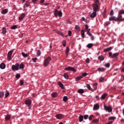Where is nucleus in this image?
Masks as SVG:
<instances>
[{
  "label": "nucleus",
  "instance_id": "052dcab7",
  "mask_svg": "<svg viewBox=\"0 0 124 124\" xmlns=\"http://www.w3.org/2000/svg\"><path fill=\"white\" fill-rule=\"evenodd\" d=\"M93 115H90L89 117V121H92V119H93Z\"/></svg>",
  "mask_w": 124,
  "mask_h": 124
},
{
  "label": "nucleus",
  "instance_id": "1a4fd4ad",
  "mask_svg": "<svg viewBox=\"0 0 124 124\" xmlns=\"http://www.w3.org/2000/svg\"><path fill=\"white\" fill-rule=\"evenodd\" d=\"M25 104L26 105H28L29 107V109H31V99H28L25 101Z\"/></svg>",
  "mask_w": 124,
  "mask_h": 124
},
{
  "label": "nucleus",
  "instance_id": "6e6d98bb",
  "mask_svg": "<svg viewBox=\"0 0 124 124\" xmlns=\"http://www.w3.org/2000/svg\"><path fill=\"white\" fill-rule=\"evenodd\" d=\"M72 34V31H68V35L69 36H71V35Z\"/></svg>",
  "mask_w": 124,
  "mask_h": 124
},
{
  "label": "nucleus",
  "instance_id": "4be33fe9",
  "mask_svg": "<svg viewBox=\"0 0 124 124\" xmlns=\"http://www.w3.org/2000/svg\"><path fill=\"white\" fill-rule=\"evenodd\" d=\"M51 96L52 97H57L58 96V93L54 92L51 93Z\"/></svg>",
  "mask_w": 124,
  "mask_h": 124
},
{
  "label": "nucleus",
  "instance_id": "bb28decb",
  "mask_svg": "<svg viewBox=\"0 0 124 124\" xmlns=\"http://www.w3.org/2000/svg\"><path fill=\"white\" fill-rule=\"evenodd\" d=\"M83 119L84 117L82 115H80L79 116V122H80V123L83 122Z\"/></svg>",
  "mask_w": 124,
  "mask_h": 124
},
{
  "label": "nucleus",
  "instance_id": "f03ea898",
  "mask_svg": "<svg viewBox=\"0 0 124 124\" xmlns=\"http://www.w3.org/2000/svg\"><path fill=\"white\" fill-rule=\"evenodd\" d=\"M54 16L57 18L58 16L61 18V17H62V11H58V10L55 9L54 11Z\"/></svg>",
  "mask_w": 124,
  "mask_h": 124
},
{
  "label": "nucleus",
  "instance_id": "473e14b6",
  "mask_svg": "<svg viewBox=\"0 0 124 124\" xmlns=\"http://www.w3.org/2000/svg\"><path fill=\"white\" fill-rule=\"evenodd\" d=\"M63 77L65 78V79H66L67 80V79H69L68 74H67V73L64 74Z\"/></svg>",
  "mask_w": 124,
  "mask_h": 124
},
{
  "label": "nucleus",
  "instance_id": "412c9836",
  "mask_svg": "<svg viewBox=\"0 0 124 124\" xmlns=\"http://www.w3.org/2000/svg\"><path fill=\"white\" fill-rule=\"evenodd\" d=\"M11 119V116L9 115H7L6 116L5 118V121H9Z\"/></svg>",
  "mask_w": 124,
  "mask_h": 124
},
{
  "label": "nucleus",
  "instance_id": "e2e57ef3",
  "mask_svg": "<svg viewBox=\"0 0 124 124\" xmlns=\"http://www.w3.org/2000/svg\"><path fill=\"white\" fill-rule=\"evenodd\" d=\"M36 60H37V58H32V61H33V62H35V61H36Z\"/></svg>",
  "mask_w": 124,
  "mask_h": 124
},
{
  "label": "nucleus",
  "instance_id": "864d4df0",
  "mask_svg": "<svg viewBox=\"0 0 124 124\" xmlns=\"http://www.w3.org/2000/svg\"><path fill=\"white\" fill-rule=\"evenodd\" d=\"M88 75V74L87 73H84L82 74V78L83 77H85V76H87Z\"/></svg>",
  "mask_w": 124,
  "mask_h": 124
},
{
  "label": "nucleus",
  "instance_id": "c9c22d12",
  "mask_svg": "<svg viewBox=\"0 0 124 124\" xmlns=\"http://www.w3.org/2000/svg\"><path fill=\"white\" fill-rule=\"evenodd\" d=\"M118 14L119 15H122V14H124V10H120L118 12Z\"/></svg>",
  "mask_w": 124,
  "mask_h": 124
},
{
  "label": "nucleus",
  "instance_id": "603ef678",
  "mask_svg": "<svg viewBox=\"0 0 124 124\" xmlns=\"http://www.w3.org/2000/svg\"><path fill=\"white\" fill-rule=\"evenodd\" d=\"M86 87L87 89H88V90H91V89H92V88L91 87V85L90 84H87Z\"/></svg>",
  "mask_w": 124,
  "mask_h": 124
},
{
  "label": "nucleus",
  "instance_id": "4d7b16f0",
  "mask_svg": "<svg viewBox=\"0 0 124 124\" xmlns=\"http://www.w3.org/2000/svg\"><path fill=\"white\" fill-rule=\"evenodd\" d=\"M84 120H87V119H88V118H89V116L88 115H85L83 117Z\"/></svg>",
  "mask_w": 124,
  "mask_h": 124
},
{
  "label": "nucleus",
  "instance_id": "13d9d810",
  "mask_svg": "<svg viewBox=\"0 0 124 124\" xmlns=\"http://www.w3.org/2000/svg\"><path fill=\"white\" fill-rule=\"evenodd\" d=\"M106 26H109V25H110V24H111V22L110 21H107L105 23Z\"/></svg>",
  "mask_w": 124,
  "mask_h": 124
},
{
  "label": "nucleus",
  "instance_id": "680f3d73",
  "mask_svg": "<svg viewBox=\"0 0 124 124\" xmlns=\"http://www.w3.org/2000/svg\"><path fill=\"white\" fill-rule=\"evenodd\" d=\"M86 62L87 63H90V59L87 58V59L86 60Z\"/></svg>",
  "mask_w": 124,
  "mask_h": 124
},
{
  "label": "nucleus",
  "instance_id": "3c124183",
  "mask_svg": "<svg viewBox=\"0 0 124 124\" xmlns=\"http://www.w3.org/2000/svg\"><path fill=\"white\" fill-rule=\"evenodd\" d=\"M20 77L21 75L19 74H17L16 76V78H17V79H19V78H20Z\"/></svg>",
  "mask_w": 124,
  "mask_h": 124
},
{
  "label": "nucleus",
  "instance_id": "c756f323",
  "mask_svg": "<svg viewBox=\"0 0 124 124\" xmlns=\"http://www.w3.org/2000/svg\"><path fill=\"white\" fill-rule=\"evenodd\" d=\"M78 93H84V89H80L78 90Z\"/></svg>",
  "mask_w": 124,
  "mask_h": 124
},
{
  "label": "nucleus",
  "instance_id": "6e6552de",
  "mask_svg": "<svg viewBox=\"0 0 124 124\" xmlns=\"http://www.w3.org/2000/svg\"><path fill=\"white\" fill-rule=\"evenodd\" d=\"M12 54H13V50H10L8 52V55H7L8 61H10L11 60V57L12 56Z\"/></svg>",
  "mask_w": 124,
  "mask_h": 124
},
{
  "label": "nucleus",
  "instance_id": "4468645a",
  "mask_svg": "<svg viewBox=\"0 0 124 124\" xmlns=\"http://www.w3.org/2000/svg\"><path fill=\"white\" fill-rule=\"evenodd\" d=\"M113 49V47L112 46H110L109 47L105 49H104L103 52L105 53H106L107 52H109V51H111Z\"/></svg>",
  "mask_w": 124,
  "mask_h": 124
},
{
  "label": "nucleus",
  "instance_id": "2eb2a0df",
  "mask_svg": "<svg viewBox=\"0 0 124 124\" xmlns=\"http://www.w3.org/2000/svg\"><path fill=\"white\" fill-rule=\"evenodd\" d=\"M6 67V66L5 65V64H4V63L2 62L0 64V69H5Z\"/></svg>",
  "mask_w": 124,
  "mask_h": 124
},
{
  "label": "nucleus",
  "instance_id": "8fccbe9b",
  "mask_svg": "<svg viewBox=\"0 0 124 124\" xmlns=\"http://www.w3.org/2000/svg\"><path fill=\"white\" fill-rule=\"evenodd\" d=\"M98 122H99V120L97 119H94L93 121V123H98Z\"/></svg>",
  "mask_w": 124,
  "mask_h": 124
},
{
  "label": "nucleus",
  "instance_id": "4c0bfd02",
  "mask_svg": "<svg viewBox=\"0 0 124 124\" xmlns=\"http://www.w3.org/2000/svg\"><path fill=\"white\" fill-rule=\"evenodd\" d=\"M41 55V51H40V50H38L37 51V56L39 57Z\"/></svg>",
  "mask_w": 124,
  "mask_h": 124
},
{
  "label": "nucleus",
  "instance_id": "a18cd8bd",
  "mask_svg": "<svg viewBox=\"0 0 124 124\" xmlns=\"http://www.w3.org/2000/svg\"><path fill=\"white\" fill-rule=\"evenodd\" d=\"M105 66H106V67H107V68L110 67V63H107L106 64H105Z\"/></svg>",
  "mask_w": 124,
  "mask_h": 124
},
{
  "label": "nucleus",
  "instance_id": "b1692460",
  "mask_svg": "<svg viewBox=\"0 0 124 124\" xmlns=\"http://www.w3.org/2000/svg\"><path fill=\"white\" fill-rule=\"evenodd\" d=\"M58 85L59 86H60L61 87V88H62L63 90V89H64V86H63V84L61 82H58Z\"/></svg>",
  "mask_w": 124,
  "mask_h": 124
},
{
  "label": "nucleus",
  "instance_id": "bf43d9fd",
  "mask_svg": "<svg viewBox=\"0 0 124 124\" xmlns=\"http://www.w3.org/2000/svg\"><path fill=\"white\" fill-rule=\"evenodd\" d=\"M9 95V92H7L5 94V97L6 98Z\"/></svg>",
  "mask_w": 124,
  "mask_h": 124
},
{
  "label": "nucleus",
  "instance_id": "09e8293b",
  "mask_svg": "<svg viewBox=\"0 0 124 124\" xmlns=\"http://www.w3.org/2000/svg\"><path fill=\"white\" fill-rule=\"evenodd\" d=\"M109 15H110V16H113V15H114V11H113V10L110 11Z\"/></svg>",
  "mask_w": 124,
  "mask_h": 124
},
{
  "label": "nucleus",
  "instance_id": "423d86ee",
  "mask_svg": "<svg viewBox=\"0 0 124 124\" xmlns=\"http://www.w3.org/2000/svg\"><path fill=\"white\" fill-rule=\"evenodd\" d=\"M92 7L93 8V11L95 12H96L97 11H99V7H98V5L93 4Z\"/></svg>",
  "mask_w": 124,
  "mask_h": 124
},
{
  "label": "nucleus",
  "instance_id": "0e129e2a",
  "mask_svg": "<svg viewBox=\"0 0 124 124\" xmlns=\"http://www.w3.org/2000/svg\"><path fill=\"white\" fill-rule=\"evenodd\" d=\"M85 30L86 31H87V30H89V26L87 24L85 25Z\"/></svg>",
  "mask_w": 124,
  "mask_h": 124
},
{
  "label": "nucleus",
  "instance_id": "7ed1b4c3",
  "mask_svg": "<svg viewBox=\"0 0 124 124\" xmlns=\"http://www.w3.org/2000/svg\"><path fill=\"white\" fill-rule=\"evenodd\" d=\"M104 110L107 112H108V113H111V112L113 111V108L111 106H107V105H104Z\"/></svg>",
  "mask_w": 124,
  "mask_h": 124
},
{
  "label": "nucleus",
  "instance_id": "aec40b11",
  "mask_svg": "<svg viewBox=\"0 0 124 124\" xmlns=\"http://www.w3.org/2000/svg\"><path fill=\"white\" fill-rule=\"evenodd\" d=\"M107 13V9H106V8H105L104 10V12L102 14V15L104 17H105V16H106Z\"/></svg>",
  "mask_w": 124,
  "mask_h": 124
},
{
  "label": "nucleus",
  "instance_id": "9b49d317",
  "mask_svg": "<svg viewBox=\"0 0 124 124\" xmlns=\"http://www.w3.org/2000/svg\"><path fill=\"white\" fill-rule=\"evenodd\" d=\"M99 109V105L98 104H94L93 108V110L94 111H96V110H98Z\"/></svg>",
  "mask_w": 124,
  "mask_h": 124
},
{
  "label": "nucleus",
  "instance_id": "a211bd4d",
  "mask_svg": "<svg viewBox=\"0 0 124 124\" xmlns=\"http://www.w3.org/2000/svg\"><path fill=\"white\" fill-rule=\"evenodd\" d=\"M20 69H24L25 68V65L23 63H21L19 66Z\"/></svg>",
  "mask_w": 124,
  "mask_h": 124
},
{
  "label": "nucleus",
  "instance_id": "69168bd1",
  "mask_svg": "<svg viewBox=\"0 0 124 124\" xmlns=\"http://www.w3.org/2000/svg\"><path fill=\"white\" fill-rule=\"evenodd\" d=\"M108 55H109V57H111L112 58V56H113V54H112V52H109L108 53Z\"/></svg>",
  "mask_w": 124,
  "mask_h": 124
},
{
  "label": "nucleus",
  "instance_id": "0eeeda50",
  "mask_svg": "<svg viewBox=\"0 0 124 124\" xmlns=\"http://www.w3.org/2000/svg\"><path fill=\"white\" fill-rule=\"evenodd\" d=\"M65 70H66L67 71H73V72H76V69L74 68V67H72L71 66H69L68 67L65 68Z\"/></svg>",
  "mask_w": 124,
  "mask_h": 124
},
{
  "label": "nucleus",
  "instance_id": "37998d69",
  "mask_svg": "<svg viewBox=\"0 0 124 124\" xmlns=\"http://www.w3.org/2000/svg\"><path fill=\"white\" fill-rule=\"evenodd\" d=\"M87 47L88 48H89V49L92 48V47H93V44L92 43L88 44L87 45Z\"/></svg>",
  "mask_w": 124,
  "mask_h": 124
},
{
  "label": "nucleus",
  "instance_id": "f704fd0d",
  "mask_svg": "<svg viewBox=\"0 0 124 124\" xmlns=\"http://www.w3.org/2000/svg\"><path fill=\"white\" fill-rule=\"evenodd\" d=\"M81 37H85V31L84 30H81Z\"/></svg>",
  "mask_w": 124,
  "mask_h": 124
},
{
  "label": "nucleus",
  "instance_id": "5fc2aeb1",
  "mask_svg": "<svg viewBox=\"0 0 124 124\" xmlns=\"http://www.w3.org/2000/svg\"><path fill=\"white\" fill-rule=\"evenodd\" d=\"M24 85V81L22 80L20 81V86H23Z\"/></svg>",
  "mask_w": 124,
  "mask_h": 124
},
{
  "label": "nucleus",
  "instance_id": "338daca9",
  "mask_svg": "<svg viewBox=\"0 0 124 124\" xmlns=\"http://www.w3.org/2000/svg\"><path fill=\"white\" fill-rule=\"evenodd\" d=\"M91 40H94V37L93 35L91 36Z\"/></svg>",
  "mask_w": 124,
  "mask_h": 124
},
{
  "label": "nucleus",
  "instance_id": "a878e982",
  "mask_svg": "<svg viewBox=\"0 0 124 124\" xmlns=\"http://www.w3.org/2000/svg\"><path fill=\"white\" fill-rule=\"evenodd\" d=\"M119 56V53H115L112 54V58L114 59V58H116V57H118Z\"/></svg>",
  "mask_w": 124,
  "mask_h": 124
},
{
  "label": "nucleus",
  "instance_id": "c03bdc74",
  "mask_svg": "<svg viewBox=\"0 0 124 124\" xmlns=\"http://www.w3.org/2000/svg\"><path fill=\"white\" fill-rule=\"evenodd\" d=\"M76 30H77L78 31H80V27L78 25H76L75 27Z\"/></svg>",
  "mask_w": 124,
  "mask_h": 124
},
{
  "label": "nucleus",
  "instance_id": "39448f33",
  "mask_svg": "<svg viewBox=\"0 0 124 124\" xmlns=\"http://www.w3.org/2000/svg\"><path fill=\"white\" fill-rule=\"evenodd\" d=\"M19 66H20V65L18 63H16L15 65H13L12 66V69L13 71L19 70Z\"/></svg>",
  "mask_w": 124,
  "mask_h": 124
},
{
  "label": "nucleus",
  "instance_id": "72a5a7b5",
  "mask_svg": "<svg viewBox=\"0 0 124 124\" xmlns=\"http://www.w3.org/2000/svg\"><path fill=\"white\" fill-rule=\"evenodd\" d=\"M93 4H96V5H98L99 4V0H94V3Z\"/></svg>",
  "mask_w": 124,
  "mask_h": 124
},
{
  "label": "nucleus",
  "instance_id": "6ab92c4d",
  "mask_svg": "<svg viewBox=\"0 0 124 124\" xmlns=\"http://www.w3.org/2000/svg\"><path fill=\"white\" fill-rule=\"evenodd\" d=\"M7 13H8V9H4L1 12V14H6Z\"/></svg>",
  "mask_w": 124,
  "mask_h": 124
},
{
  "label": "nucleus",
  "instance_id": "dca6fc26",
  "mask_svg": "<svg viewBox=\"0 0 124 124\" xmlns=\"http://www.w3.org/2000/svg\"><path fill=\"white\" fill-rule=\"evenodd\" d=\"M96 12L93 11L92 14L90 15V17L91 18H94V17H96Z\"/></svg>",
  "mask_w": 124,
  "mask_h": 124
},
{
  "label": "nucleus",
  "instance_id": "58836bf2",
  "mask_svg": "<svg viewBox=\"0 0 124 124\" xmlns=\"http://www.w3.org/2000/svg\"><path fill=\"white\" fill-rule=\"evenodd\" d=\"M22 55L24 58H27V57H28L29 55L28 54H25L24 52H22Z\"/></svg>",
  "mask_w": 124,
  "mask_h": 124
},
{
  "label": "nucleus",
  "instance_id": "49530a36",
  "mask_svg": "<svg viewBox=\"0 0 124 124\" xmlns=\"http://www.w3.org/2000/svg\"><path fill=\"white\" fill-rule=\"evenodd\" d=\"M99 82H103V81H104V78H103V77H101L100 78H99Z\"/></svg>",
  "mask_w": 124,
  "mask_h": 124
},
{
  "label": "nucleus",
  "instance_id": "5701e85b",
  "mask_svg": "<svg viewBox=\"0 0 124 124\" xmlns=\"http://www.w3.org/2000/svg\"><path fill=\"white\" fill-rule=\"evenodd\" d=\"M105 68H98V71H99V72H103L104 71H105Z\"/></svg>",
  "mask_w": 124,
  "mask_h": 124
},
{
  "label": "nucleus",
  "instance_id": "2f4dec72",
  "mask_svg": "<svg viewBox=\"0 0 124 124\" xmlns=\"http://www.w3.org/2000/svg\"><path fill=\"white\" fill-rule=\"evenodd\" d=\"M68 53H69V47H67L66 49V55L68 57Z\"/></svg>",
  "mask_w": 124,
  "mask_h": 124
},
{
  "label": "nucleus",
  "instance_id": "cd10ccee",
  "mask_svg": "<svg viewBox=\"0 0 124 124\" xmlns=\"http://www.w3.org/2000/svg\"><path fill=\"white\" fill-rule=\"evenodd\" d=\"M25 15L23 14L20 16L19 17V20H23L25 18Z\"/></svg>",
  "mask_w": 124,
  "mask_h": 124
},
{
  "label": "nucleus",
  "instance_id": "f3484780",
  "mask_svg": "<svg viewBox=\"0 0 124 124\" xmlns=\"http://www.w3.org/2000/svg\"><path fill=\"white\" fill-rule=\"evenodd\" d=\"M82 78H83V76H80L79 77H78L76 78L75 79H76V81H77V82H78V81H80L81 79H82Z\"/></svg>",
  "mask_w": 124,
  "mask_h": 124
},
{
  "label": "nucleus",
  "instance_id": "c85d7f7f",
  "mask_svg": "<svg viewBox=\"0 0 124 124\" xmlns=\"http://www.w3.org/2000/svg\"><path fill=\"white\" fill-rule=\"evenodd\" d=\"M93 89L95 90L97 89V83H95L93 84Z\"/></svg>",
  "mask_w": 124,
  "mask_h": 124
},
{
  "label": "nucleus",
  "instance_id": "7c9ffc66",
  "mask_svg": "<svg viewBox=\"0 0 124 124\" xmlns=\"http://www.w3.org/2000/svg\"><path fill=\"white\" fill-rule=\"evenodd\" d=\"M2 33H3V34H5V33H6V28L5 27L2 28Z\"/></svg>",
  "mask_w": 124,
  "mask_h": 124
},
{
  "label": "nucleus",
  "instance_id": "79ce46f5",
  "mask_svg": "<svg viewBox=\"0 0 124 124\" xmlns=\"http://www.w3.org/2000/svg\"><path fill=\"white\" fill-rule=\"evenodd\" d=\"M62 45L64 47H65L66 46V41L65 40H63L62 42Z\"/></svg>",
  "mask_w": 124,
  "mask_h": 124
},
{
  "label": "nucleus",
  "instance_id": "20e7f679",
  "mask_svg": "<svg viewBox=\"0 0 124 124\" xmlns=\"http://www.w3.org/2000/svg\"><path fill=\"white\" fill-rule=\"evenodd\" d=\"M51 58L50 57L46 58L44 62V66H47L48 64L50 63V62H51Z\"/></svg>",
  "mask_w": 124,
  "mask_h": 124
},
{
  "label": "nucleus",
  "instance_id": "9d476101",
  "mask_svg": "<svg viewBox=\"0 0 124 124\" xmlns=\"http://www.w3.org/2000/svg\"><path fill=\"white\" fill-rule=\"evenodd\" d=\"M55 117L58 120H62V119H63L64 116L62 114L59 113L56 114Z\"/></svg>",
  "mask_w": 124,
  "mask_h": 124
},
{
  "label": "nucleus",
  "instance_id": "f257e3e1",
  "mask_svg": "<svg viewBox=\"0 0 124 124\" xmlns=\"http://www.w3.org/2000/svg\"><path fill=\"white\" fill-rule=\"evenodd\" d=\"M124 18H123V16H122V15L119 16L118 17L112 16L109 18V21H115V22H122Z\"/></svg>",
  "mask_w": 124,
  "mask_h": 124
},
{
  "label": "nucleus",
  "instance_id": "774afa93",
  "mask_svg": "<svg viewBox=\"0 0 124 124\" xmlns=\"http://www.w3.org/2000/svg\"><path fill=\"white\" fill-rule=\"evenodd\" d=\"M113 124V122L110 121V122H108V123H107L106 124Z\"/></svg>",
  "mask_w": 124,
  "mask_h": 124
},
{
  "label": "nucleus",
  "instance_id": "a19ab883",
  "mask_svg": "<svg viewBox=\"0 0 124 124\" xmlns=\"http://www.w3.org/2000/svg\"><path fill=\"white\" fill-rule=\"evenodd\" d=\"M4 96V93H3V92H0V97L2 98V97H3Z\"/></svg>",
  "mask_w": 124,
  "mask_h": 124
},
{
  "label": "nucleus",
  "instance_id": "393cba45",
  "mask_svg": "<svg viewBox=\"0 0 124 124\" xmlns=\"http://www.w3.org/2000/svg\"><path fill=\"white\" fill-rule=\"evenodd\" d=\"M98 59L101 61H104V56L100 55L98 57Z\"/></svg>",
  "mask_w": 124,
  "mask_h": 124
},
{
  "label": "nucleus",
  "instance_id": "f8f14e48",
  "mask_svg": "<svg viewBox=\"0 0 124 124\" xmlns=\"http://www.w3.org/2000/svg\"><path fill=\"white\" fill-rule=\"evenodd\" d=\"M30 6V2L28 0H27L23 6V8L26 9L27 7Z\"/></svg>",
  "mask_w": 124,
  "mask_h": 124
},
{
  "label": "nucleus",
  "instance_id": "e433bc0d",
  "mask_svg": "<svg viewBox=\"0 0 124 124\" xmlns=\"http://www.w3.org/2000/svg\"><path fill=\"white\" fill-rule=\"evenodd\" d=\"M116 118L115 116H110L108 118V120H116Z\"/></svg>",
  "mask_w": 124,
  "mask_h": 124
},
{
  "label": "nucleus",
  "instance_id": "ddd939ff",
  "mask_svg": "<svg viewBox=\"0 0 124 124\" xmlns=\"http://www.w3.org/2000/svg\"><path fill=\"white\" fill-rule=\"evenodd\" d=\"M108 95V94H107V93H105L102 95L101 97H100V99H101V100H104V99L106 98Z\"/></svg>",
  "mask_w": 124,
  "mask_h": 124
},
{
  "label": "nucleus",
  "instance_id": "ea45409f",
  "mask_svg": "<svg viewBox=\"0 0 124 124\" xmlns=\"http://www.w3.org/2000/svg\"><path fill=\"white\" fill-rule=\"evenodd\" d=\"M67 100H68L67 96H65L63 97V101L64 102H66V101H67Z\"/></svg>",
  "mask_w": 124,
  "mask_h": 124
},
{
  "label": "nucleus",
  "instance_id": "de8ad7c7",
  "mask_svg": "<svg viewBox=\"0 0 124 124\" xmlns=\"http://www.w3.org/2000/svg\"><path fill=\"white\" fill-rule=\"evenodd\" d=\"M12 30H15V29H17V25H14L11 27Z\"/></svg>",
  "mask_w": 124,
  "mask_h": 124
}]
</instances>
